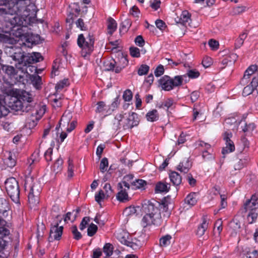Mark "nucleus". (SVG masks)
Listing matches in <instances>:
<instances>
[{
	"instance_id": "8",
	"label": "nucleus",
	"mask_w": 258,
	"mask_h": 258,
	"mask_svg": "<svg viewBox=\"0 0 258 258\" xmlns=\"http://www.w3.org/2000/svg\"><path fill=\"white\" fill-rule=\"evenodd\" d=\"M72 118V114L69 111H66L62 115L59 122V126L56 127V130H58L59 127L62 125L63 127L67 126L66 130L68 132H71L75 129L76 125V121L74 120L70 123V127H69V123Z\"/></svg>"
},
{
	"instance_id": "9",
	"label": "nucleus",
	"mask_w": 258,
	"mask_h": 258,
	"mask_svg": "<svg viewBox=\"0 0 258 258\" xmlns=\"http://www.w3.org/2000/svg\"><path fill=\"white\" fill-rule=\"evenodd\" d=\"M116 238L123 244L132 247L133 243L129 240V234L123 229H118L115 233Z\"/></svg>"
},
{
	"instance_id": "7",
	"label": "nucleus",
	"mask_w": 258,
	"mask_h": 258,
	"mask_svg": "<svg viewBox=\"0 0 258 258\" xmlns=\"http://www.w3.org/2000/svg\"><path fill=\"white\" fill-rule=\"evenodd\" d=\"M5 187L7 194L15 202H18L19 199V187L17 181L14 177H11L5 181Z\"/></svg>"
},
{
	"instance_id": "33",
	"label": "nucleus",
	"mask_w": 258,
	"mask_h": 258,
	"mask_svg": "<svg viewBox=\"0 0 258 258\" xmlns=\"http://www.w3.org/2000/svg\"><path fill=\"white\" fill-rule=\"evenodd\" d=\"M146 116L147 120L151 122L155 121L159 118V114L158 113L157 110L156 109H153L149 111L146 114Z\"/></svg>"
},
{
	"instance_id": "17",
	"label": "nucleus",
	"mask_w": 258,
	"mask_h": 258,
	"mask_svg": "<svg viewBox=\"0 0 258 258\" xmlns=\"http://www.w3.org/2000/svg\"><path fill=\"white\" fill-rule=\"evenodd\" d=\"M257 70V66L251 65L245 71L243 78L241 81V84L245 85L248 83L250 77Z\"/></svg>"
},
{
	"instance_id": "62",
	"label": "nucleus",
	"mask_w": 258,
	"mask_h": 258,
	"mask_svg": "<svg viewBox=\"0 0 258 258\" xmlns=\"http://www.w3.org/2000/svg\"><path fill=\"white\" fill-rule=\"evenodd\" d=\"M255 128V125L253 123L249 124L248 125L246 123L244 124V126L242 127V131L244 133L250 132L252 131Z\"/></svg>"
},
{
	"instance_id": "21",
	"label": "nucleus",
	"mask_w": 258,
	"mask_h": 258,
	"mask_svg": "<svg viewBox=\"0 0 258 258\" xmlns=\"http://www.w3.org/2000/svg\"><path fill=\"white\" fill-rule=\"evenodd\" d=\"M12 108L13 110L16 111L22 110L23 112H28V106H25V104L22 102L21 99L15 98L12 104Z\"/></svg>"
},
{
	"instance_id": "42",
	"label": "nucleus",
	"mask_w": 258,
	"mask_h": 258,
	"mask_svg": "<svg viewBox=\"0 0 258 258\" xmlns=\"http://www.w3.org/2000/svg\"><path fill=\"white\" fill-rule=\"evenodd\" d=\"M247 9L248 8L245 6H237L233 8L231 13L233 15H240L245 12Z\"/></svg>"
},
{
	"instance_id": "55",
	"label": "nucleus",
	"mask_w": 258,
	"mask_h": 258,
	"mask_svg": "<svg viewBox=\"0 0 258 258\" xmlns=\"http://www.w3.org/2000/svg\"><path fill=\"white\" fill-rule=\"evenodd\" d=\"M2 70L8 75L11 76L15 74V69L12 66H4L2 68Z\"/></svg>"
},
{
	"instance_id": "30",
	"label": "nucleus",
	"mask_w": 258,
	"mask_h": 258,
	"mask_svg": "<svg viewBox=\"0 0 258 258\" xmlns=\"http://www.w3.org/2000/svg\"><path fill=\"white\" fill-rule=\"evenodd\" d=\"M169 178L170 181L175 185H178L181 182L182 179L181 176L175 171H173L170 173Z\"/></svg>"
},
{
	"instance_id": "51",
	"label": "nucleus",
	"mask_w": 258,
	"mask_h": 258,
	"mask_svg": "<svg viewBox=\"0 0 258 258\" xmlns=\"http://www.w3.org/2000/svg\"><path fill=\"white\" fill-rule=\"evenodd\" d=\"M68 176L71 178L74 176V165L73 160L71 159L68 160Z\"/></svg>"
},
{
	"instance_id": "10",
	"label": "nucleus",
	"mask_w": 258,
	"mask_h": 258,
	"mask_svg": "<svg viewBox=\"0 0 258 258\" xmlns=\"http://www.w3.org/2000/svg\"><path fill=\"white\" fill-rule=\"evenodd\" d=\"M232 134L231 133H225L224 134V140L226 142V146L222 149V153L223 155L232 152L235 150L233 142L230 140Z\"/></svg>"
},
{
	"instance_id": "28",
	"label": "nucleus",
	"mask_w": 258,
	"mask_h": 258,
	"mask_svg": "<svg viewBox=\"0 0 258 258\" xmlns=\"http://www.w3.org/2000/svg\"><path fill=\"white\" fill-rule=\"evenodd\" d=\"M197 202V195L195 193L189 194L185 199V203L189 208L195 205Z\"/></svg>"
},
{
	"instance_id": "52",
	"label": "nucleus",
	"mask_w": 258,
	"mask_h": 258,
	"mask_svg": "<svg viewBox=\"0 0 258 258\" xmlns=\"http://www.w3.org/2000/svg\"><path fill=\"white\" fill-rule=\"evenodd\" d=\"M173 100L168 98L162 102L160 105L159 107L162 108H166L167 110H168L173 105Z\"/></svg>"
},
{
	"instance_id": "34",
	"label": "nucleus",
	"mask_w": 258,
	"mask_h": 258,
	"mask_svg": "<svg viewBox=\"0 0 258 258\" xmlns=\"http://www.w3.org/2000/svg\"><path fill=\"white\" fill-rule=\"evenodd\" d=\"M63 160L61 157L57 158L52 167V169L56 173L61 171L62 169Z\"/></svg>"
},
{
	"instance_id": "59",
	"label": "nucleus",
	"mask_w": 258,
	"mask_h": 258,
	"mask_svg": "<svg viewBox=\"0 0 258 258\" xmlns=\"http://www.w3.org/2000/svg\"><path fill=\"white\" fill-rule=\"evenodd\" d=\"M51 104L54 108H58L61 105V99L60 97L52 99Z\"/></svg>"
},
{
	"instance_id": "23",
	"label": "nucleus",
	"mask_w": 258,
	"mask_h": 258,
	"mask_svg": "<svg viewBox=\"0 0 258 258\" xmlns=\"http://www.w3.org/2000/svg\"><path fill=\"white\" fill-rule=\"evenodd\" d=\"M258 86V79L255 78H253L251 82L250 85H247L244 88L242 94L243 96H246L250 94L254 90V87L255 88Z\"/></svg>"
},
{
	"instance_id": "56",
	"label": "nucleus",
	"mask_w": 258,
	"mask_h": 258,
	"mask_svg": "<svg viewBox=\"0 0 258 258\" xmlns=\"http://www.w3.org/2000/svg\"><path fill=\"white\" fill-rule=\"evenodd\" d=\"M149 67L146 64H142L139 68L138 74L140 76H143L147 74L149 71Z\"/></svg>"
},
{
	"instance_id": "4",
	"label": "nucleus",
	"mask_w": 258,
	"mask_h": 258,
	"mask_svg": "<svg viewBox=\"0 0 258 258\" xmlns=\"http://www.w3.org/2000/svg\"><path fill=\"white\" fill-rule=\"evenodd\" d=\"M77 43L81 48V55L86 58L94 49V38L89 33L81 34L78 36Z\"/></svg>"
},
{
	"instance_id": "31",
	"label": "nucleus",
	"mask_w": 258,
	"mask_h": 258,
	"mask_svg": "<svg viewBox=\"0 0 258 258\" xmlns=\"http://www.w3.org/2000/svg\"><path fill=\"white\" fill-rule=\"evenodd\" d=\"M0 41L6 44H14L16 43L17 40L9 34H0Z\"/></svg>"
},
{
	"instance_id": "32",
	"label": "nucleus",
	"mask_w": 258,
	"mask_h": 258,
	"mask_svg": "<svg viewBox=\"0 0 258 258\" xmlns=\"http://www.w3.org/2000/svg\"><path fill=\"white\" fill-rule=\"evenodd\" d=\"M115 59H112L110 60H107L103 63V69L106 71H114L115 69Z\"/></svg>"
},
{
	"instance_id": "36",
	"label": "nucleus",
	"mask_w": 258,
	"mask_h": 258,
	"mask_svg": "<svg viewBox=\"0 0 258 258\" xmlns=\"http://www.w3.org/2000/svg\"><path fill=\"white\" fill-rule=\"evenodd\" d=\"M123 118V115L121 114H117L115 116L112 122V128L114 130H117L120 128L121 123L120 122Z\"/></svg>"
},
{
	"instance_id": "39",
	"label": "nucleus",
	"mask_w": 258,
	"mask_h": 258,
	"mask_svg": "<svg viewBox=\"0 0 258 258\" xmlns=\"http://www.w3.org/2000/svg\"><path fill=\"white\" fill-rule=\"evenodd\" d=\"M108 33L112 34L117 28V23L116 21L112 18H109L108 20Z\"/></svg>"
},
{
	"instance_id": "38",
	"label": "nucleus",
	"mask_w": 258,
	"mask_h": 258,
	"mask_svg": "<svg viewBox=\"0 0 258 258\" xmlns=\"http://www.w3.org/2000/svg\"><path fill=\"white\" fill-rule=\"evenodd\" d=\"M103 251L104 254L106 255L105 257H108L112 254L113 246L110 243H107L104 245Z\"/></svg>"
},
{
	"instance_id": "3",
	"label": "nucleus",
	"mask_w": 258,
	"mask_h": 258,
	"mask_svg": "<svg viewBox=\"0 0 258 258\" xmlns=\"http://www.w3.org/2000/svg\"><path fill=\"white\" fill-rule=\"evenodd\" d=\"M26 187L30 188L28 198L29 203L32 206H35L39 203V196L41 190L40 184L37 181H34L32 177H28L25 181Z\"/></svg>"
},
{
	"instance_id": "18",
	"label": "nucleus",
	"mask_w": 258,
	"mask_h": 258,
	"mask_svg": "<svg viewBox=\"0 0 258 258\" xmlns=\"http://www.w3.org/2000/svg\"><path fill=\"white\" fill-rule=\"evenodd\" d=\"M191 167V163L188 158H185L177 165L176 169L181 172L186 173Z\"/></svg>"
},
{
	"instance_id": "40",
	"label": "nucleus",
	"mask_w": 258,
	"mask_h": 258,
	"mask_svg": "<svg viewBox=\"0 0 258 258\" xmlns=\"http://www.w3.org/2000/svg\"><path fill=\"white\" fill-rule=\"evenodd\" d=\"M5 163L6 165L10 167H13L16 164V161L14 158V155L11 153H9L7 159H5Z\"/></svg>"
},
{
	"instance_id": "41",
	"label": "nucleus",
	"mask_w": 258,
	"mask_h": 258,
	"mask_svg": "<svg viewBox=\"0 0 258 258\" xmlns=\"http://www.w3.org/2000/svg\"><path fill=\"white\" fill-rule=\"evenodd\" d=\"M246 160L245 159H236L234 160V169L236 170L242 169L246 163Z\"/></svg>"
},
{
	"instance_id": "61",
	"label": "nucleus",
	"mask_w": 258,
	"mask_h": 258,
	"mask_svg": "<svg viewBox=\"0 0 258 258\" xmlns=\"http://www.w3.org/2000/svg\"><path fill=\"white\" fill-rule=\"evenodd\" d=\"M164 72V69L162 65H159L155 70V75L158 77L163 74Z\"/></svg>"
},
{
	"instance_id": "53",
	"label": "nucleus",
	"mask_w": 258,
	"mask_h": 258,
	"mask_svg": "<svg viewBox=\"0 0 258 258\" xmlns=\"http://www.w3.org/2000/svg\"><path fill=\"white\" fill-rule=\"evenodd\" d=\"M108 166V162L106 158H103L100 164V170L101 172L103 173L107 170Z\"/></svg>"
},
{
	"instance_id": "45",
	"label": "nucleus",
	"mask_w": 258,
	"mask_h": 258,
	"mask_svg": "<svg viewBox=\"0 0 258 258\" xmlns=\"http://www.w3.org/2000/svg\"><path fill=\"white\" fill-rule=\"evenodd\" d=\"M119 104V101L118 97H116L114 99V101L112 102V103L110 105L108 106V109L107 111V113H108V114L111 113V112L114 111L115 109H116Z\"/></svg>"
},
{
	"instance_id": "29",
	"label": "nucleus",
	"mask_w": 258,
	"mask_h": 258,
	"mask_svg": "<svg viewBox=\"0 0 258 258\" xmlns=\"http://www.w3.org/2000/svg\"><path fill=\"white\" fill-rule=\"evenodd\" d=\"M237 57L238 56L236 54L230 53L222 60V63L224 66L232 64L236 60Z\"/></svg>"
},
{
	"instance_id": "43",
	"label": "nucleus",
	"mask_w": 258,
	"mask_h": 258,
	"mask_svg": "<svg viewBox=\"0 0 258 258\" xmlns=\"http://www.w3.org/2000/svg\"><path fill=\"white\" fill-rule=\"evenodd\" d=\"M132 186L135 189H140L144 187L146 182L142 179H137L131 183Z\"/></svg>"
},
{
	"instance_id": "20",
	"label": "nucleus",
	"mask_w": 258,
	"mask_h": 258,
	"mask_svg": "<svg viewBox=\"0 0 258 258\" xmlns=\"http://www.w3.org/2000/svg\"><path fill=\"white\" fill-rule=\"evenodd\" d=\"M8 205L5 201L0 200V225L4 223L3 219L8 216Z\"/></svg>"
},
{
	"instance_id": "64",
	"label": "nucleus",
	"mask_w": 258,
	"mask_h": 258,
	"mask_svg": "<svg viewBox=\"0 0 258 258\" xmlns=\"http://www.w3.org/2000/svg\"><path fill=\"white\" fill-rule=\"evenodd\" d=\"M131 26V21L128 19H126L123 22H122L121 24V27L120 29L122 30H124L125 31H126Z\"/></svg>"
},
{
	"instance_id": "27",
	"label": "nucleus",
	"mask_w": 258,
	"mask_h": 258,
	"mask_svg": "<svg viewBox=\"0 0 258 258\" xmlns=\"http://www.w3.org/2000/svg\"><path fill=\"white\" fill-rule=\"evenodd\" d=\"M170 187V185L169 183L159 182L156 185L155 190L157 192H167L169 191Z\"/></svg>"
},
{
	"instance_id": "19",
	"label": "nucleus",
	"mask_w": 258,
	"mask_h": 258,
	"mask_svg": "<svg viewBox=\"0 0 258 258\" xmlns=\"http://www.w3.org/2000/svg\"><path fill=\"white\" fill-rule=\"evenodd\" d=\"M178 20H176L177 23L182 24L183 25H189L191 21L190 15L187 11H183L182 12Z\"/></svg>"
},
{
	"instance_id": "14",
	"label": "nucleus",
	"mask_w": 258,
	"mask_h": 258,
	"mask_svg": "<svg viewBox=\"0 0 258 258\" xmlns=\"http://www.w3.org/2000/svg\"><path fill=\"white\" fill-rule=\"evenodd\" d=\"M115 63V72L116 73H119L123 68L127 66L128 60L127 58L123 56L122 53L118 54Z\"/></svg>"
},
{
	"instance_id": "5",
	"label": "nucleus",
	"mask_w": 258,
	"mask_h": 258,
	"mask_svg": "<svg viewBox=\"0 0 258 258\" xmlns=\"http://www.w3.org/2000/svg\"><path fill=\"white\" fill-rule=\"evenodd\" d=\"M24 0H3L0 1V15H13L21 9V5Z\"/></svg>"
},
{
	"instance_id": "60",
	"label": "nucleus",
	"mask_w": 258,
	"mask_h": 258,
	"mask_svg": "<svg viewBox=\"0 0 258 258\" xmlns=\"http://www.w3.org/2000/svg\"><path fill=\"white\" fill-rule=\"evenodd\" d=\"M103 189L105 190L104 193L107 195V197H110L113 193V190L109 183H105Z\"/></svg>"
},
{
	"instance_id": "24",
	"label": "nucleus",
	"mask_w": 258,
	"mask_h": 258,
	"mask_svg": "<svg viewBox=\"0 0 258 258\" xmlns=\"http://www.w3.org/2000/svg\"><path fill=\"white\" fill-rule=\"evenodd\" d=\"M209 225V221L206 217H203L202 223L198 227L197 234L199 236H203L206 230L207 229Z\"/></svg>"
},
{
	"instance_id": "25",
	"label": "nucleus",
	"mask_w": 258,
	"mask_h": 258,
	"mask_svg": "<svg viewBox=\"0 0 258 258\" xmlns=\"http://www.w3.org/2000/svg\"><path fill=\"white\" fill-rule=\"evenodd\" d=\"M19 99L22 100V102L25 104V106H28V103L32 101V96L29 93L26 91L21 92L19 95Z\"/></svg>"
},
{
	"instance_id": "11",
	"label": "nucleus",
	"mask_w": 258,
	"mask_h": 258,
	"mask_svg": "<svg viewBox=\"0 0 258 258\" xmlns=\"http://www.w3.org/2000/svg\"><path fill=\"white\" fill-rule=\"evenodd\" d=\"M62 230L63 226H59L57 223L51 226L49 237V240L52 241L53 240H59L61 236Z\"/></svg>"
},
{
	"instance_id": "16",
	"label": "nucleus",
	"mask_w": 258,
	"mask_h": 258,
	"mask_svg": "<svg viewBox=\"0 0 258 258\" xmlns=\"http://www.w3.org/2000/svg\"><path fill=\"white\" fill-rule=\"evenodd\" d=\"M159 85L165 91H170L173 88L172 79L168 76H164L159 80Z\"/></svg>"
},
{
	"instance_id": "44",
	"label": "nucleus",
	"mask_w": 258,
	"mask_h": 258,
	"mask_svg": "<svg viewBox=\"0 0 258 258\" xmlns=\"http://www.w3.org/2000/svg\"><path fill=\"white\" fill-rule=\"evenodd\" d=\"M186 76H175L173 79H172V83L173 84V88L174 87H177L182 84L184 78H186Z\"/></svg>"
},
{
	"instance_id": "15",
	"label": "nucleus",
	"mask_w": 258,
	"mask_h": 258,
	"mask_svg": "<svg viewBox=\"0 0 258 258\" xmlns=\"http://www.w3.org/2000/svg\"><path fill=\"white\" fill-rule=\"evenodd\" d=\"M258 208V196L254 195L251 199L247 200L244 204V208L246 211H252Z\"/></svg>"
},
{
	"instance_id": "2",
	"label": "nucleus",
	"mask_w": 258,
	"mask_h": 258,
	"mask_svg": "<svg viewBox=\"0 0 258 258\" xmlns=\"http://www.w3.org/2000/svg\"><path fill=\"white\" fill-rule=\"evenodd\" d=\"M20 6L21 9L13 14L15 16L9 21L13 27L26 26L27 17L30 15L31 11H34L35 9V5L30 2V0H24V3Z\"/></svg>"
},
{
	"instance_id": "46",
	"label": "nucleus",
	"mask_w": 258,
	"mask_h": 258,
	"mask_svg": "<svg viewBox=\"0 0 258 258\" xmlns=\"http://www.w3.org/2000/svg\"><path fill=\"white\" fill-rule=\"evenodd\" d=\"M32 84L36 89H38L41 84V79L38 75H35L31 77Z\"/></svg>"
},
{
	"instance_id": "54",
	"label": "nucleus",
	"mask_w": 258,
	"mask_h": 258,
	"mask_svg": "<svg viewBox=\"0 0 258 258\" xmlns=\"http://www.w3.org/2000/svg\"><path fill=\"white\" fill-rule=\"evenodd\" d=\"M98 227L94 224L91 223L87 229L88 235L89 236L94 235L97 230Z\"/></svg>"
},
{
	"instance_id": "58",
	"label": "nucleus",
	"mask_w": 258,
	"mask_h": 258,
	"mask_svg": "<svg viewBox=\"0 0 258 258\" xmlns=\"http://www.w3.org/2000/svg\"><path fill=\"white\" fill-rule=\"evenodd\" d=\"M133 98V94L132 91L129 90H126L123 94V98L125 101H130Z\"/></svg>"
},
{
	"instance_id": "57",
	"label": "nucleus",
	"mask_w": 258,
	"mask_h": 258,
	"mask_svg": "<svg viewBox=\"0 0 258 258\" xmlns=\"http://www.w3.org/2000/svg\"><path fill=\"white\" fill-rule=\"evenodd\" d=\"M131 55L134 57H139L140 56V49L135 47H131L130 48Z\"/></svg>"
},
{
	"instance_id": "50",
	"label": "nucleus",
	"mask_w": 258,
	"mask_h": 258,
	"mask_svg": "<svg viewBox=\"0 0 258 258\" xmlns=\"http://www.w3.org/2000/svg\"><path fill=\"white\" fill-rule=\"evenodd\" d=\"M69 85L68 79H63V80L58 82L55 86L56 91L62 90L64 87Z\"/></svg>"
},
{
	"instance_id": "47",
	"label": "nucleus",
	"mask_w": 258,
	"mask_h": 258,
	"mask_svg": "<svg viewBox=\"0 0 258 258\" xmlns=\"http://www.w3.org/2000/svg\"><path fill=\"white\" fill-rule=\"evenodd\" d=\"M229 226L235 233H236L240 228V223L238 220L234 219L229 223Z\"/></svg>"
},
{
	"instance_id": "48",
	"label": "nucleus",
	"mask_w": 258,
	"mask_h": 258,
	"mask_svg": "<svg viewBox=\"0 0 258 258\" xmlns=\"http://www.w3.org/2000/svg\"><path fill=\"white\" fill-rule=\"evenodd\" d=\"M107 195L104 193L102 190H100L98 194L95 196V201L100 205V202L104 199L107 198Z\"/></svg>"
},
{
	"instance_id": "26",
	"label": "nucleus",
	"mask_w": 258,
	"mask_h": 258,
	"mask_svg": "<svg viewBox=\"0 0 258 258\" xmlns=\"http://www.w3.org/2000/svg\"><path fill=\"white\" fill-rule=\"evenodd\" d=\"M11 57L13 60L17 61L19 64H23L25 66V55L21 52L20 49H18L17 52H15Z\"/></svg>"
},
{
	"instance_id": "49",
	"label": "nucleus",
	"mask_w": 258,
	"mask_h": 258,
	"mask_svg": "<svg viewBox=\"0 0 258 258\" xmlns=\"http://www.w3.org/2000/svg\"><path fill=\"white\" fill-rule=\"evenodd\" d=\"M171 236L167 235L162 237L160 240V245L161 246H166L170 244Z\"/></svg>"
},
{
	"instance_id": "13",
	"label": "nucleus",
	"mask_w": 258,
	"mask_h": 258,
	"mask_svg": "<svg viewBox=\"0 0 258 258\" xmlns=\"http://www.w3.org/2000/svg\"><path fill=\"white\" fill-rule=\"evenodd\" d=\"M25 66L27 64L34 63L40 61L43 59L41 54L39 52H32L25 55Z\"/></svg>"
},
{
	"instance_id": "37",
	"label": "nucleus",
	"mask_w": 258,
	"mask_h": 258,
	"mask_svg": "<svg viewBox=\"0 0 258 258\" xmlns=\"http://www.w3.org/2000/svg\"><path fill=\"white\" fill-rule=\"evenodd\" d=\"M133 175L132 174H128L124 177L123 181L121 182H119L118 184V186L122 187L121 186H124V187H126L127 189L130 188V184L129 182L131 181L133 179Z\"/></svg>"
},
{
	"instance_id": "63",
	"label": "nucleus",
	"mask_w": 258,
	"mask_h": 258,
	"mask_svg": "<svg viewBox=\"0 0 258 258\" xmlns=\"http://www.w3.org/2000/svg\"><path fill=\"white\" fill-rule=\"evenodd\" d=\"M90 221V218L88 217H84L80 225V229L81 230H83L86 227V225L88 224Z\"/></svg>"
},
{
	"instance_id": "1",
	"label": "nucleus",
	"mask_w": 258,
	"mask_h": 258,
	"mask_svg": "<svg viewBox=\"0 0 258 258\" xmlns=\"http://www.w3.org/2000/svg\"><path fill=\"white\" fill-rule=\"evenodd\" d=\"M143 209L146 213L141 221L143 227L151 225H160L163 219L168 218L170 215L167 205L165 203H157L156 205L149 203L143 206Z\"/></svg>"
},
{
	"instance_id": "35",
	"label": "nucleus",
	"mask_w": 258,
	"mask_h": 258,
	"mask_svg": "<svg viewBox=\"0 0 258 258\" xmlns=\"http://www.w3.org/2000/svg\"><path fill=\"white\" fill-rule=\"evenodd\" d=\"M108 109V106L106 105L104 102L99 101L97 103L96 112L108 114V113H107Z\"/></svg>"
},
{
	"instance_id": "12",
	"label": "nucleus",
	"mask_w": 258,
	"mask_h": 258,
	"mask_svg": "<svg viewBox=\"0 0 258 258\" xmlns=\"http://www.w3.org/2000/svg\"><path fill=\"white\" fill-rule=\"evenodd\" d=\"M139 123V119L138 114L135 112H132L128 114L123 126L125 128H132L134 126L138 125Z\"/></svg>"
},
{
	"instance_id": "6",
	"label": "nucleus",
	"mask_w": 258,
	"mask_h": 258,
	"mask_svg": "<svg viewBox=\"0 0 258 258\" xmlns=\"http://www.w3.org/2000/svg\"><path fill=\"white\" fill-rule=\"evenodd\" d=\"M28 114L27 115L26 121L29 124V127H33L37 124V121L45 113L46 111V106L43 105L39 108H34L32 106H28Z\"/></svg>"
},
{
	"instance_id": "22",
	"label": "nucleus",
	"mask_w": 258,
	"mask_h": 258,
	"mask_svg": "<svg viewBox=\"0 0 258 258\" xmlns=\"http://www.w3.org/2000/svg\"><path fill=\"white\" fill-rule=\"evenodd\" d=\"M122 187H118V190H119L116 195V199L118 201L121 202H124L128 201V196L126 192V187H124V186H121Z\"/></svg>"
}]
</instances>
